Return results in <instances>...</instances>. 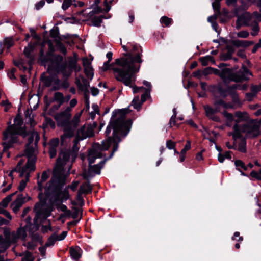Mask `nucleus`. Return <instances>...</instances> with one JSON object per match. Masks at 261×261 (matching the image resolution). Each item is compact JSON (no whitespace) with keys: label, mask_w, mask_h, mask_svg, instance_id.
I'll use <instances>...</instances> for the list:
<instances>
[{"label":"nucleus","mask_w":261,"mask_h":261,"mask_svg":"<svg viewBox=\"0 0 261 261\" xmlns=\"http://www.w3.org/2000/svg\"><path fill=\"white\" fill-rule=\"evenodd\" d=\"M127 113L126 109L119 110L113 112L110 123L107 126L105 132L106 136L110 135L111 130H113V138H108L102 141L101 145L99 143H95L92 146V149L89 151L88 155V160L89 164V168L87 172L83 174L84 178L88 180L96 174L100 173V170L106 162V160L101 161L99 164L91 165L97 158H101L102 154V150H108L111 145H113V148L109 158L113 156L114 152L118 148V143L121 141V138L125 137L129 133L132 125L130 120H125V115Z\"/></svg>","instance_id":"obj_1"},{"label":"nucleus","mask_w":261,"mask_h":261,"mask_svg":"<svg viewBox=\"0 0 261 261\" xmlns=\"http://www.w3.org/2000/svg\"><path fill=\"white\" fill-rule=\"evenodd\" d=\"M122 48L124 50L129 52L116 59L110 65L109 62L112 59L113 54L108 52L106 55L108 61L103 63L101 69L104 71L111 70L117 81L122 82L126 86H131L133 74L139 72L140 64L143 62L142 50L138 44L133 43L123 45Z\"/></svg>","instance_id":"obj_2"},{"label":"nucleus","mask_w":261,"mask_h":261,"mask_svg":"<svg viewBox=\"0 0 261 261\" xmlns=\"http://www.w3.org/2000/svg\"><path fill=\"white\" fill-rule=\"evenodd\" d=\"M81 140L76 137L74 141L73 151H62L59 155L56 165L54 167L53 176L45 187L46 195L50 193L59 194L66 182L67 172L71 168L70 156L72 162L75 160L79 147V142Z\"/></svg>","instance_id":"obj_3"},{"label":"nucleus","mask_w":261,"mask_h":261,"mask_svg":"<svg viewBox=\"0 0 261 261\" xmlns=\"http://www.w3.org/2000/svg\"><path fill=\"white\" fill-rule=\"evenodd\" d=\"M71 111V108L67 107L64 111L57 114L55 117L58 126L62 127L64 132L61 137L62 143H64L66 138H70L73 136L74 130L80 122L82 112L76 113L72 120H70Z\"/></svg>","instance_id":"obj_4"},{"label":"nucleus","mask_w":261,"mask_h":261,"mask_svg":"<svg viewBox=\"0 0 261 261\" xmlns=\"http://www.w3.org/2000/svg\"><path fill=\"white\" fill-rule=\"evenodd\" d=\"M29 159L25 165L22 167V165L24 164L25 160L21 159L18 163L17 166L13 169L8 174L9 176L11 178V180H13L14 174L15 173H19L20 177H24V179L20 181L18 187V190L20 191H23L26 187L27 182L29 181L30 173L35 169V163L36 159L33 155V150H27Z\"/></svg>","instance_id":"obj_5"},{"label":"nucleus","mask_w":261,"mask_h":261,"mask_svg":"<svg viewBox=\"0 0 261 261\" xmlns=\"http://www.w3.org/2000/svg\"><path fill=\"white\" fill-rule=\"evenodd\" d=\"M18 135L25 137L27 135L25 129L23 126V121L21 117L17 115L14 120V124L8 126L3 132V146L6 151L13 146L18 141Z\"/></svg>","instance_id":"obj_6"},{"label":"nucleus","mask_w":261,"mask_h":261,"mask_svg":"<svg viewBox=\"0 0 261 261\" xmlns=\"http://www.w3.org/2000/svg\"><path fill=\"white\" fill-rule=\"evenodd\" d=\"M260 124L257 120H252L247 124L238 126L234 124L233 132H229L228 135L232 136L233 139L236 141L237 138H241L243 134L247 137L253 138L259 134Z\"/></svg>","instance_id":"obj_7"},{"label":"nucleus","mask_w":261,"mask_h":261,"mask_svg":"<svg viewBox=\"0 0 261 261\" xmlns=\"http://www.w3.org/2000/svg\"><path fill=\"white\" fill-rule=\"evenodd\" d=\"M53 61L50 63H45V66L48 65V70L50 71L55 69L58 73L61 72L64 77H68L71 73L70 68H75V71H79L81 70L80 67L76 66V61L72 60L69 61L70 68L67 69L66 62H63V58L62 56H54L52 57Z\"/></svg>","instance_id":"obj_8"},{"label":"nucleus","mask_w":261,"mask_h":261,"mask_svg":"<svg viewBox=\"0 0 261 261\" xmlns=\"http://www.w3.org/2000/svg\"><path fill=\"white\" fill-rule=\"evenodd\" d=\"M220 75L225 81L228 80L239 82L244 80H248L249 76L252 75V73L247 68L243 67L242 71L232 74L229 69H225L222 71Z\"/></svg>","instance_id":"obj_9"},{"label":"nucleus","mask_w":261,"mask_h":261,"mask_svg":"<svg viewBox=\"0 0 261 261\" xmlns=\"http://www.w3.org/2000/svg\"><path fill=\"white\" fill-rule=\"evenodd\" d=\"M43 196L42 192L38 194L39 202L36 203L34 206L36 216L34 221L35 223H37L38 219H45L50 215V212L46 210V200L43 198Z\"/></svg>","instance_id":"obj_10"},{"label":"nucleus","mask_w":261,"mask_h":261,"mask_svg":"<svg viewBox=\"0 0 261 261\" xmlns=\"http://www.w3.org/2000/svg\"><path fill=\"white\" fill-rule=\"evenodd\" d=\"M75 83L79 90L83 92L86 108L89 109L90 107V102L88 96V88L89 87V82L82 75H80L76 78Z\"/></svg>","instance_id":"obj_11"},{"label":"nucleus","mask_w":261,"mask_h":261,"mask_svg":"<svg viewBox=\"0 0 261 261\" xmlns=\"http://www.w3.org/2000/svg\"><path fill=\"white\" fill-rule=\"evenodd\" d=\"M235 14L237 17L236 28L239 29L243 25H249L252 21V16L246 11L240 12V9H236Z\"/></svg>","instance_id":"obj_12"},{"label":"nucleus","mask_w":261,"mask_h":261,"mask_svg":"<svg viewBox=\"0 0 261 261\" xmlns=\"http://www.w3.org/2000/svg\"><path fill=\"white\" fill-rule=\"evenodd\" d=\"M136 73H135L133 74L134 77L132 79L131 86H128L130 87H132L133 88V91L134 93H138V92H140V91L142 90H145L144 93H143L141 96V100H142V103L144 101H145L146 100L147 97H148L149 96L150 92L151 90V85L150 82H147L146 81H144L143 82V84L146 86V88H144L143 87H138L137 86H133V82L135 80V74Z\"/></svg>","instance_id":"obj_13"},{"label":"nucleus","mask_w":261,"mask_h":261,"mask_svg":"<svg viewBox=\"0 0 261 261\" xmlns=\"http://www.w3.org/2000/svg\"><path fill=\"white\" fill-rule=\"evenodd\" d=\"M93 129L91 126L84 125L77 131L76 137L83 140L87 137L93 136Z\"/></svg>","instance_id":"obj_14"},{"label":"nucleus","mask_w":261,"mask_h":261,"mask_svg":"<svg viewBox=\"0 0 261 261\" xmlns=\"http://www.w3.org/2000/svg\"><path fill=\"white\" fill-rule=\"evenodd\" d=\"M35 139V144L37 143L38 140H39V137L37 132L36 131H33L30 135V136L28 138L29 141V144L27 145V147L25 151V154L27 157V159H29L28 154V151L27 150L31 151L32 149L33 150V155L36 157L35 154V149L32 147L30 146V144L33 142L34 138ZM36 159V158H35Z\"/></svg>","instance_id":"obj_15"},{"label":"nucleus","mask_w":261,"mask_h":261,"mask_svg":"<svg viewBox=\"0 0 261 261\" xmlns=\"http://www.w3.org/2000/svg\"><path fill=\"white\" fill-rule=\"evenodd\" d=\"M27 236L25 229L22 228H19L16 232H13L8 236L10 239L11 244L15 243L18 239H24Z\"/></svg>","instance_id":"obj_16"},{"label":"nucleus","mask_w":261,"mask_h":261,"mask_svg":"<svg viewBox=\"0 0 261 261\" xmlns=\"http://www.w3.org/2000/svg\"><path fill=\"white\" fill-rule=\"evenodd\" d=\"M34 48V45L29 44L28 46L25 47L24 49V54L28 59V64L30 66H31L34 62V57L31 54V53L32 52Z\"/></svg>","instance_id":"obj_17"},{"label":"nucleus","mask_w":261,"mask_h":261,"mask_svg":"<svg viewBox=\"0 0 261 261\" xmlns=\"http://www.w3.org/2000/svg\"><path fill=\"white\" fill-rule=\"evenodd\" d=\"M54 101L57 102L58 105L54 107L53 109L54 110H57L65 101V98L63 94L59 92H55L54 96Z\"/></svg>","instance_id":"obj_18"},{"label":"nucleus","mask_w":261,"mask_h":261,"mask_svg":"<svg viewBox=\"0 0 261 261\" xmlns=\"http://www.w3.org/2000/svg\"><path fill=\"white\" fill-rule=\"evenodd\" d=\"M248 118L249 116L247 113L237 112L234 114L235 124H237L238 126H240L238 123L243 121H247Z\"/></svg>","instance_id":"obj_19"},{"label":"nucleus","mask_w":261,"mask_h":261,"mask_svg":"<svg viewBox=\"0 0 261 261\" xmlns=\"http://www.w3.org/2000/svg\"><path fill=\"white\" fill-rule=\"evenodd\" d=\"M11 241L8 236L3 238L2 236H0V252H4L10 245Z\"/></svg>","instance_id":"obj_20"},{"label":"nucleus","mask_w":261,"mask_h":261,"mask_svg":"<svg viewBox=\"0 0 261 261\" xmlns=\"http://www.w3.org/2000/svg\"><path fill=\"white\" fill-rule=\"evenodd\" d=\"M24 202L25 197H24L22 195H19L17 199H16L12 204L13 211L16 212Z\"/></svg>","instance_id":"obj_21"},{"label":"nucleus","mask_w":261,"mask_h":261,"mask_svg":"<svg viewBox=\"0 0 261 261\" xmlns=\"http://www.w3.org/2000/svg\"><path fill=\"white\" fill-rule=\"evenodd\" d=\"M70 252L71 257L75 260H78L81 257L82 250L79 247L71 248Z\"/></svg>","instance_id":"obj_22"},{"label":"nucleus","mask_w":261,"mask_h":261,"mask_svg":"<svg viewBox=\"0 0 261 261\" xmlns=\"http://www.w3.org/2000/svg\"><path fill=\"white\" fill-rule=\"evenodd\" d=\"M49 176V171H44L43 172L41 179L38 180V189L40 191H42L44 185L43 183L48 178Z\"/></svg>","instance_id":"obj_23"},{"label":"nucleus","mask_w":261,"mask_h":261,"mask_svg":"<svg viewBox=\"0 0 261 261\" xmlns=\"http://www.w3.org/2000/svg\"><path fill=\"white\" fill-rule=\"evenodd\" d=\"M92 190L91 187L88 183H85L81 185L78 193L79 197L81 195L83 194H87L89 192H91Z\"/></svg>","instance_id":"obj_24"},{"label":"nucleus","mask_w":261,"mask_h":261,"mask_svg":"<svg viewBox=\"0 0 261 261\" xmlns=\"http://www.w3.org/2000/svg\"><path fill=\"white\" fill-rule=\"evenodd\" d=\"M226 50L227 53H224L222 56V59L225 61L230 59L235 50L233 46H228Z\"/></svg>","instance_id":"obj_25"},{"label":"nucleus","mask_w":261,"mask_h":261,"mask_svg":"<svg viewBox=\"0 0 261 261\" xmlns=\"http://www.w3.org/2000/svg\"><path fill=\"white\" fill-rule=\"evenodd\" d=\"M253 43L254 42L252 41L236 40L233 42L234 45L237 47H246L253 44Z\"/></svg>","instance_id":"obj_26"},{"label":"nucleus","mask_w":261,"mask_h":261,"mask_svg":"<svg viewBox=\"0 0 261 261\" xmlns=\"http://www.w3.org/2000/svg\"><path fill=\"white\" fill-rule=\"evenodd\" d=\"M41 80L43 84L46 87H51L53 80H54L53 75H49L47 76H41Z\"/></svg>","instance_id":"obj_27"},{"label":"nucleus","mask_w":261,"mask_h":261,"mask_svg":"<svg viewBox=\"0 0 261 261\" xmlns=\"http://www.w3.org/2000/svg\"><path fill=\"white\" fill-rule=\"evenodd\" d=\"M222 114L226 118V125L228 126H230L231 125V122L233 120L234 121V115L233 116L231 113H229L226 111H224Z\"/></svg>","instance_id":"obj_28"},{"label":"nucleus","mask_w":261,"mask_h":261,"mask_svg":"<svg viewBox=\"0 0 261 261\" xmlns=\"http://www.w3.org/2000/svg\"><path fill=\"white\" fill-rule=\"evenodd\" d=\"M54 80H53V83L51 88L53 90H58L61 88V85L60 84V81L58 78L57 75H53Z\"/></svg>","instance_id":"obj_29"},{"label":"nucleus","mask_w":261,"mask_h":261,"mask_svg":"<svg viewBox=\"0 0 261 261\" xmlns=\"http://www.w3.org/2000/svg\"><path fill=\"white\" fill-rule=\"evenodd\" d=\"M204 110H205L206 116L208 117H211L212 115L214 114L216 112L219 111V110H218V109L217 108H216L215 109H214L208 106H205Z\"/></svg>","instance_id":"obj_30"},{"label":"nucleus","mask_w":261,"mask_h":261,"mask_svg":"<svg viewBox=\"0 0 261 261\" xmlns=\"http://www.w3.org/2000/svg\"><path fill=\"white\" fill-rule=\"evenodd\" d=\"M16 193H14L12 194L9 195L5 197L0 203V206L6 207L8 206V203L11 201L12 197Z\"/></svg>","instance_id":"obj_31"},{"label":"nucleus","mask_w":261,"mask_h":261,"mask_svg":"<svg viewBox=\"0 0 261 261\" xmlns=\"http://www.w3.org/2000/svg\"><path fill=\"white\" fill-rule=\"evenodd\" d=\"M103 18H104L103 16L102 15L100 16L94 17L91 19V22H92L93 25L95 26V27L100 26L102 22V19Z\"/></svg>","instance_id":"obj_32"},{"label":"nucleus","mask_w":261,"mask_h":261,"mask_svg":"<svg viewBox=\"0 0 261 261\" xmlns=\"http://www.w3.org/2000/svg\"><path fill=\"white\" fill-rule=\"evenodd\" d=\"M238 150L242 152H245L246 151V143L244 139H242L239 143Z\"/></svg>","instance_id":"obj_33"},{"label":"nucleus","mask_w":261,"mask_h":261,"mask_svg":"<svg viewBox=\"0 0 261 261\" xmlns=\"http://www.w3.org/2000/svg\"><path fill=\"white\" fill-rule=\"evenodd\" d=\"M59 210L64 213V216H70L71 215V212L67 208V207L64 204H61L58 207Z\"/></svg>","instance_id":"obj_34"},{"label":"nucleus","mask_w":261,"mask_h":261,"mask_svg":"<svg viewBox=\"0 0 261 261\" xmlns=\"http://www.w3.org/2000/svg\"><path fill=\"white\" fill-rule=\"evenodd\" d=\"M84 72L88 79H89L90 80L93 79L94 76V72L92 66L85 68Z\"/></svg>","instance_id":"obj_35"},{"label":"nucleus","mask_w":261,"mask_h":261,"mask_svg":"<svg viewBox=\"0 0 261 261\" xmlns=\"http://www.w3.org/2000/svg\"><path fill=\"white\" fill-rule=\"evenodd\" d=\"M56 241H58L56 238V234H54L48 238L47 241L45 244V247H50L53 246Z\"/></svg>","instance_id":"obj_36"},{"label":"nucleus","mask_w":261,"mask_h":261,"mask_svg":"<svg viewBox=\"0 0 261 261\" xmlns=\"http://www.w3.org/2000/svg\"><path fill=\"white\" fill-rule=\"evenodd\" d=\"M200 61L201 62L203 66H206L209 62H214V60L212 56H206L200 58Z\"/></svg>","instance_id":"obj_37"},{"label":"nucleus","mask_w":261,"mask_h":261,"mask_svg":"<svg viewBox=\"0 0 261 261\" xmlns=\"http://www.w3.org/2000/svg\"><path fill=\"white\" fill-rule=\"evenodd\" d=\"M214 105L216 107L218 106H221L225 108H230L232 107V106L231 104L227 103L222 100H219L216 101L215 102Z\"/></svg>","instance_id":"obj_38"},{"label":"nucleus","mask_w":261,"mask_h":261,"mask_svg":"<svg viewBox=\"0 0 261 261\" xmlns=\"http://www.w3.org/2000/svg\"><path fill=\"white\" fill-rule=\"evenodd\" d=\"M142 103L139 102V96H136L133 101L132 105L133 106L134 108L136 109H139L141 106Z\"/></svg>","instance_id":"obj_39"},{"label":"nucleus","mask_w":261,"mask_h":261,"mask_svg":"<svg viewBox=\"0 0 261 261\" xmlns=\"http://www.w3.org/2000/svg\"><path fill=\"white\" fill-rule=\"evenodd\" d=\"M75 0H64L62 5V9L66 10L72 4Z\"/></svg>","instance_id":"obj_40"},{"label":"nucleus","mask_w":261,"mask_h":261,"mask_svg":"<svg viewBox=\"0 0 261 261\" xmlns=\"http://www.w3.org/2000/svg\"><path fill=\"white\" fill-rule=\"evenodd\" d=\"M234 164L237 169L239 171H240L241 169H243L245 170L247 169V167H246L244 163L240 160H236L234 162Z\"/></svg>","instance_id":"obj_41"},{"label":"nucleus","mask_w":261,"mask_h":261,"mask_svg":"<svg viewBox=\"0 0 261 261\" xmlns=\"http://www.w3.org/2000/svg\"><path fill=\"white\" fill-rule=\"evenodd\" d=\"M172 21L171 18H168L166 16H163L160 19V22L162 24H164L165 26H168Z\"/></svg>","instance_id":"obj_42"},{"label":"nucleus","mask_w":261,"mask_h":261,"mask_svg":"<svg viewBox=\"0 0 261 261\" xmlns=\"http://www.w3.org/2000/svg\"><path fill=\"white\" fill-rule=\"evenodd\" d=\"M249 32L246 31H242L237 33V36L239 38H246L249 36Z\"/></svg>","instance_id":"obj_43"},{"label":"nucleus","mask_w":261,"mask_h":261,"mask_svg":"<svg viewBox=\"0 0 261 261\" xmlns=\"http://www.w3.org/2000/svg\"><path fill=\"white\" fill-rule=\"evenodd\" d=\"M252 20L253 19V21L255 23L257 21H260L261 20V14H259L257 12H254L252 15Z\"/></svg>","instance_id":"obj_44"},{"label":"nucleus","mask_w":261,"mask_h":261,"mask_svg":"<svg viewBox=\"0 0 261 261\" xmlns=\"http://www.w3.org/2000/svg\"><path fill=\"white\" fill-rule=\"evenodd\" d=\"M57 48L62 53L65 54L66 53V48L65 46L60 42L58 41L57 43Z\"/></svg>","instance_id":"obj_45"},{"label":"nucleus","mask_w":261,"mask_h":261,"mask_svg":"<svg viewBox=\"0 0 261 261\" xmlns=\"http://www.w3.org/2000/svg\"><path fill=\"white\" fill-rule=\"evenodd\" d=\"M4 43L5 46L9 48L13 45V40L11 38H7L4 40Z\"/></svg>","instance_id":"obj_46"},{"label":"nucleus","mask_w":261,"mask_h":261,"mask_svg":"<svg viewBox=\"0 0 261 261\" xmlns=\"http://www.w3.org/2000/svg\"><path fill=\"white\" fill-rule=\"evenodd\" d=\"M250 175L252 177H254L258 180H260L261 179V169H260L259 172H255V171H252L250 173Z\"/></svg>","instance_id":"obj_47"},{"label":"nucleus","mask_w":261,"mask_h":261,"mask_svg":"<svg viewBox=\"0 0 261 261\" xmlns=\"http://www.w3.org/2000/svg\"><path fill=\"white\" fill-rule=\"evenodd\" d=\"M59 143V139L58 138H55L51 140L49 143V147L57 148Z\"/></svg>","instance_id":"obj_48"},{"label":"nucleus","mask_w":261,"mask_h":261,"mask_svg":"<svg viewBox=\"0 0 261 261\" xmlns=\"http://www.w3.org/2000/svg\"><path fill=\"white\" fill-rule=\"evenodd\" d=\"M212 6L215 11H217L219 13L220 8V2L215 0L212 3Z\"/></svg>","instance_id":"obj_49"},{"label":"nucleus","mask_w":261,"mask_h":261,"mask_svg":"<svg viewBox=\"0 0 261 261\" xmlns=\"http://www.w3.org/2000/svg\"><path fill=\"white\" fill-rule=\"evenodd\" d=\"M1 106L5 107V111H7L8 109L10 108L11 104L9 102V101L6 99L5 100H3L1 103Z\"/></svg>","instance_id":"obj_50"},{"label":"nucleus","mask_w":261,"mask_h":261,"mask_svg":"<svg viewBox=\"0 0 261 261\" xmlns=\"http://www.w3.org/2000/svg\"><path fill=\"white\" fill-rule=\"evenodd\" d=\"M33 260H34V258H33L32 254L29 252L26 253L24 257H23L22 258V261H33Z\"/></svg>","instance_id":"obj_51"},{"label":"nucleus","mask_w":261,"mask_h":261,"mask_svg":"<svg viewBox=\"0 0 261 261\" xmlns=\"http://www.w3.org/2000/svg\"><path fill=\"white\" fill-rule=\"evenodd\" d=\"M32 240L34 242H39L42 243V237L38 233H35L32 236Z\"/></svg>","instance_id":"obj_52"},{"label":"nucleus","mask_w":261,"mask_h":261,"mask_svg":"<svg viewBox=\"0 0 261 261\" xmlns=\"http://www.w3.org/2000/svg\"><path fill=\"white\" fill-rule=\"evenodd\" d=\"M175 146V143L172 141L171 140H168L166 142V147L169 149H174Z\"/></svg>","instance_id":"obj_53"},{"label":"nucleus","mask_w":261,"mask_h":261,"mask_svg":"<svg viewBox=\"0 0 261 261\" xmlns=\"http://www.w3.org/2000/svg\"><path fill=\"white\" fill-rule=\"evenodd\" d=\"M83 66L85 68H86L87 67H91V61L87 58H84L83 59Z\"/></svg>","instance_id":"obj_54"},{"label":"nucleus","mask_w":261,"mask_h":261,"mask_svg":"<svg viewBox=\"0 0 261 261\" xmlns=\"http://www.w3.org/2000/svg\"><path fill=\"white\" fill-rule=\"evenodd\" d=\"M49 153L50 158H54L57 153L56 148L53 147H49Z\"/></svg>","instance_id":"obj_55"},{"label":"nucleus","mask_w":261,"mask_h":261,"mask_svg":"<svg viewBox=\"0 0 261 261\" xmlns=\"http://www.w3.org/2000/svg\"><path fill=\"white\" fill-rule=\"evenodd\" d=\"M191 148V143L189 141H188L187 144L185 146L184 148L181 150V153L185 154L186 151Z\"/></svg>","instance_id":"obj_56"},{"label":"nucleus","mask_w":261,"mask_h":261,"mask_svg":"<svg viewBox=\"0 0 261 261\" xmlns=\"http://www.w3.org/2000/svg\"><path fill=\"white\" fill-rule=\"evenodd\" d=\"M232 240L241 242L243 241V237L240 236V233L239 232H236L232 237Z\"/></svg>","instance_id":"obj_57"},{"label":"nucleus","mask_w":261,"mask_h":261,"mask_svg":"<svg viewBox=\"0 0 261 261\" xmlns=\"http://www.w3.org/2000/svg\"><path fill=\"white\" fill-rule=\"evenodd\" d=\"M69 189V187H66L65 189L64 190L63 193V198L65 200H67L69 198V194L68 192V190Z\"/></svg>","instance_id":"obj_58"},{"label":"nucleus","mask_w":261,"mask_h":261,"mask_svg":"<svg viewBox=\"0 0 261 261\" xmlns=\"http://www.w3.org/2000/svg\"><path fill=\"white\" fill-rule=\"evenodd\" d=\"M261 47V39H259L258 42L255 44L252 48V52L255 53L256 51Z\"/></svg>","instance_id":"obj_59"},{"label":"nucleus","mask_w":261,"mask_h":261,"mask_svg":"<svg viewBox=\"0 0 261 261\" xmlns=\"http://www.w3.org/2000/svg\"><path fill=\"white\" fill-rule=\"evenodd\" d=\"M67 236V231H63L61 234H56V238L58 241H61L65 238Z\"/></svg>","instance_id":"obj_60"},{"label":"nucleus","mask_w":261,"mask_h":261,"mask_svg":"<svg viewBox=\"0 0 261 261\" xmlns=\"http://www.w3.org/2000/svg\"><path fill=\"white\" fill-rule=\"evenodd\" d=\"M15 65L23 70L27 69V67L23 65V63L22 61L15 62Z\"/></svg>","instance_id":"obj_61"},{"label":"nucleus","mask_w":261,"mask_h":261,"mask_svg":"<svg viewBox=\"0 0 261 261\" xmlns=\"http://www.w3.org/2000/svg\"><path fill=\"white\" fill-rule=\"evenodd\" d=\"M259 31V27L257 24H255L252 28V32L251 34L252 36H256L257 35Z\"/></svg>","instance_id":"obj_62"},{"label":"nucleus","mask_w":261,"mask_h":261,"mask_svg":"<svg viewBox=\"0 0 261 261\" xmlns=\"http://www.w3.org/2000/svg\"><path fill=\"white\" fill-rule=\"evenodd\" d=\"M44 4H45V2L44 0H41V1H39L38 3H37L35 5L36 9L37 10H39L40 9H41V8H42L43 7Z\"/></svg>","instance_id":"obj_63"},{"label":"nucleus","mask_w":261,"mask_h":261,"mask_svg":"<svg viewBox=\"0 0 261 261\" xmlns=\"http://www.w3.org/2000/svg\"><path fill=\"white\" fill-rule=\"evenodd\" d=\"M79 185L78 181H73L70 186H68L69 188H70L72 191H75L77 187Z\"/></svg>","instance_id":"obj_64"}]
</instances>
